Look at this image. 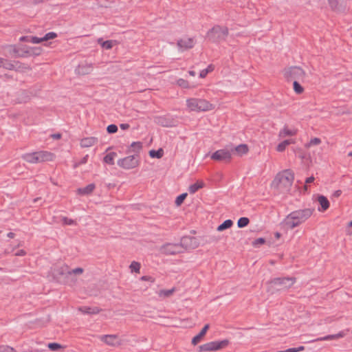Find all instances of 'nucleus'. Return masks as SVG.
Segmentation results:
<instances>
[{
    "instance_id": "nucleus-1",
    "label": "nucleus",
    "mask_w": 352,
    "mask_h": 352,
    "mask_svg": "<svg viewBox=\"0 0 352 352\" xmlns=\"http://www.w3.org/2000/svg\"><path fill=\"white\" fill-rule=\"evenodd\" d=\"M314 209L305 208L290 212L285 218L284 224L290 229H293L306 221L313 214Z\"/></svg>"
},
{
    "instance_id": "nucleus-2",
    "label": "nucleus",
    "mask_w": 352,
    "mask_h": 352,
    "mask_svg": "<svg viewBox=\"0 0 352 352\" xmlns=\"http://www.w3.org/2000/svg\"><path fill=\"white\" fill-rule=\"evenodd\" d=\"M294 179L292 172L285 170L277 174L272 182V186L280 193H287L290 191Z\"/></svg>"
},
{
    "instance_id": "nucleus-3",
    "label": "nucleus",
    "mask_w": 352,
    "mask_h": 352,
    "mask_svg": "<svg viewBox=\"0 0 352 352\" xmlns=\"http://www.w3.org/2000/svg\"><path fill=\"white\" fill-rule=\"evenodd\" d=\"M186 107L189 111L202 112L211 111L214 105L203 98H190L186 100Z\"/></svg>"
},
{
    "instance_id": "nucleus-4",
    "label": "nucleus",
    "mask_w": 352,
    "mask_h": 352,
    "mask_svg": "<svg viewBox=\"0 0 352 352\" xmlns=\"http://www.w3.org/2000/svg\"><path fill=\"white\" fill-rule=\"evenodd\" d=\"M54 155L48 151H37L24 154L22 158L27 162L31 164L42 163L54 160Z\"/></svg>"
},
{
    "instance_id": "nucleus-5",
    "label": "nucleus",
    "mask_w": 352,
    "mask_h": 352,
    "mask_svg": "<svg viewBox=\"0 0 352 352\" xmlns=\"http://www.w3.org/2000/svg\"><path fill=\"white\" fill-rule=\"evenodd\" d=\"M228 33L227 27L217 25L208 31L206 38L210 41L217 43L225 41Z\"/></svg>"
},
{
    "instance_id": "nucleus-6",
    "label": "nucleus",
    "mask_w": 352,
    "mask_h": 352,
    "mask_svg": "<svg viewBox=\"0 0 352 352\" xmlns=\"http://www.w3.org/2000/svg\"><path fill=\"white\" fill-rule=\"evenodd\" d=\"M192 239L188 237H184L182 239L181 243H166L161 246L160 251L162 254L166 255H175L180 254L184 252V244L187 240H192Z\"/></svg>"
},
{
    "instance_id": "nucleus-7",
    "label": "nucleus",
    "mask_w": 352,
    "mask_h": 352,
    "mask_svg": "<svg viewBox=\"0 0 352 352\" xmlns=\"http://www.w3.org/2000/svg\"><path fill=\"white\" fill-rule=\"evenodd\" d=\"M228 344L229 341L228 340L212 341L199 346L198 350L199 351H216L226 347Z\"/></svg>"
},
{
    "instance_id": "nucleus-8",
    "label": "nucleus",
    "mask_w": 352,
    "mask_h": 352,
    "mask_svg": "<svg viewBox=\"0 0 352 352\" xmlns=\"http://www.w3.org/2000/svg\"><path fill=\"white\" fill-rule=\"evenodd\" d=\"M285 76L288 80H301L305 78V72L299 67H292L285 72Z\"/></svg>"
},
{
    "instance_id": "nucleus-9",
    "label": "nucleus",
    "mask_w": 352,
    "mask_h": 352,
    "mask_svg": "<svg viewBox=\"0 0 352 352\" xmlns=\"http://www.w3.org/2000/svg\"><path fill=\"white\" fill-rule=\"evenodd\" d=\"M232 156V151L230 150V146H228L226 148L217 150L212 153L211 159L217 161H230Z\"/></svg>"
},
{
    "instance_id": "nucleus-10",
    "label": "nucleus",
    "mask_w": 352,
    "mask_h": 352,
    "mask_svg": "<svg viewBox=\"0 0 352 352\" xmlns=\"http://www.w3.org/2000/svg\"><path fill=\"white\" fill-rule=\"evenodd\" d=\"M8 52L10 54H13L15 57H25L30 55L31 51L29 47L26 45L16 46L14 45L8 46Z\"/></svg>"
},
{
    "instance_id": "nucleus-11",
    "label": "nucleus",
    "mask_w": 352,
    "mask_h": 352,
    "mask_svg": "<svg viewBox=\"0 0 352 352\" xmlns=\"http://www.w3.org/2000/svg\"><path fill=\"white\" fill-rule=\"evenodd\" d=\"M118 165L124 169H131L138 165V156L130 155L118 161Z\"/></svg>"
},
{
    "instance_id": "nucleus-12",
    "label": "nucleus",
    "mask_w": 352,
    "mask_h": 352,
    "mask_svg": "<svg viewBox=\"0 0 352 352\" xmlns=\"http://www.w3.org/2000/svg\"><path fill=\"white\" fill-rule=\"evenodd\" d=\"M98 338L102 342L110 346L118 347L122 344V340L115 334L102 335Z\"/></svg>"
},
{
    "instance_id": "nucleus-13",
    "label": "nucleus",
    "mask_w": 352,
    "mask_h": 352,
    "mask_svg": "<svg viewBox=\"0 0 352 352\" xmlns=\"http://www.w3.org/2000/svg\"><path fill=\"white\" fill-rule=\"evenodd\" d=\"M69 270L67 265H56L52 269V274L55 279H59L62 276H66L69 274Z\"/></svg>"
},
{
    "instance_id": "nucleus-14",
    "label": "nucleus",
    "mask_w": 352,
    "mask_h": 352,
    "mask_svg": "<svg viewBox=\"0 0 352 352\" xmlns=\"http://www.w3.org/2000/svg\"><path fill=\"white\" fill-rule=\"evenodd\" d=\"M295 280L293 278H274L272 283L274 285L279 286L280 289H287L292 287Z\"/></svg>"
},
{
    "instance_id": "nucleus-15",
    "label": "nucleus",
    "mask_w": 352,
    "mask_h": 352,
    "mask_svg": "<svg viewBox=\"0 0 352 352\" xmlns=\"http://www.w3.org/2000/svg\"><path fill=\"white\" fill-rule=\"evenodd\" d=\"M195 41L193 38L184 37L177 41V47L182 51L187 50L193 47Z\"/></svg>"
},
{
    "instance_id": "nucleus-16",
    "label": "nucleus",
    "mask_w": 352,
    "mask_h": 352,
    "mask_svg": "<svg viewBox=\"0 0 352 352\" xmlns=\"http://www.w3.org/2000/svg\"><path fill=\"white\" fill-rule=\"evenodd\" d=\"M230 150L232 151V155L242 156L246 154L248 151V148L246 144H242L237 146H230Z\"/></svg>"
},
{
    "instance_id": "nucleus-17",
    "label": "nucleus",
    "mask_w": 352,
    "mask_h": 352,
    "mask_svg": "<svg viewBox=\"0 0 352 352\" xmlns=\"http://www.w3.org/2000/svg\"><path fill=\"white\" fill-rule=\"evenodd\" d=\"M317 199L320 204V207L318 208V211L324 212L329 208V201L326 197L323 195H318Z\"/></svg>"
},
{
    "instance_id": "nucleus-18",
    "label": "nucleus",
    "mask_w": 352,
    "mask_h": 352,
    "mask_svg": "<svg viewBox=\"0 0 352 352\" xmlns=\"http://www.w3.org/2000/svg\"><path fill=\"white\" fill-rule=\"evenodd\" d=\"M297 129H289L287 126H284L278 133L280 138H284L287 136H294L297 133Z\"/></svg>"
},
{
    "instance_id": "nucleus-19",
    "label": "nucleus",
    "mask_w": 352,
    "mask_h": 352,
    "mask_svg": "<svg viewBox=\"0 0 352 352\" xmlns=\"http://www.w3.org/2000/svg\"><path fill=\"white\" fill-rule=\"evenodd\" d=\"M98 142V138L95 137H87L80 140V146L87 148L94 146Z\"/></svg>"
},
{
    "instance_id": "nucleus-20",
    "label": "nucleus",
    "mask_w": 352,
    "mask_h": 352,
    "mask_svg": "<svg viewBox=\"0 0 352 352\" xmlns=\"http://www.w3.org/2000/svg\"><path fill=\"white\" fill-rule=\"evenodd\" d=\"M209 329V324H206L203 329H201V331L199 332V334H197L196 336H195L192 340V344L193 345H196L197 344H198L201 340L202 339V338L206 335L208 329Z\"/></svg>"
},
{
    "instance_id": "nucleus-21",
    "label": "nucleus",
    "mask_w": 352,
    "mask_h": 352,
    "mask_svg": "<svg viewBox=\"0 0 352 352\" xmlns=\"http://www.w3.org/2000/svg\"><path fill=\"white\" fill-rule=\"evenodd\" d=\"M92 71V65L86 63L78 66L77 72L81 75H86L89 74Z\"/></svg>"
},
{
    "instance_id": "nucleus-22",
    "label": "nucleus",
    "mask_w": 352,
    "mask_h": 352,
    "mask_svg": "<svg viewBox=\"0 0 352 352\" xmlns=\"http://www.w3.org/2000/svg\"><path fill=\"white\" fill-rule=\"evenodd\" d=\"M296 142L293 139L285 140L280 143H279L276 147V150L278 152H283L285 150L286 147L292 144H294Z\"/></svg>"
},
{
    "instance_id": "nucleus-23",
    "label": "nucleus",
    "mask_w": 352,
    "mask_h": 352,
    "mask_svg": "<svg viewBox=\"0 0 352 352\" xmlns=\"http://www.w3.org/2000/svg\"><path fill=\"white\" fill-rule=\"evenodd\" d=\"M204 186L203 181H197L196 183L190 185L188 188V191L190 194L195 193L198 190L202 188Z\"/></svg>"
},
{
    "instance_id": "nucleus-24",
    "label": "nucleus",
    "mask_w": 352,
    "mask_h": 352,
    "mask_svg": "<svg viewBox=\"0 0 352 352\" xmlns=\"http://www.w3.org/2000/svg\"><path fill=\"white\" fill-rule=\"evenodd\" d=\"M94 189H95V185L94 184H90L85 188H78V193L80 195H89L91 192H92Z\"/></svg>"
},
{
    "instance_id": "nucleus-25",
    "label": "nucleus",
    "mask_w": 352,
    "mask_h": 352,
    "mask_svg": "<svg viewBox=\"0 0 352 352\" xmlns=\"http://www.w3.org/2000/svg\"><path fill=\"white\" fill-rule=\"evenodd\" d=\"M175 291V289L174 287L170 289H162L157 292V294L160 298H166L173 295Z\"/></svg>"
},
{
    "instance_id": "nucleus-26",
    "label": "nucleus",
    "mask_w": 352,
    "mask_h": 352,
    "mask_svg": "<svg viewBox=\"0 0 352 352\" xmlns=\"http://www.w3.org/2000/svg\"><path fill=\"white\" fill-rule=\"evenodd\" d=\"M117 156L116 153L111 152L106 155L104 157V162L110 165L114 164V160Z\"/></svg>"
},
{
    "instance_id": "nucleus-27",
    "label": "nucleus",
    "mask_w": 352,
    "mask_h": 352,
    "mask_svg": "<svg viewBox=\"0 0 352 352\" xmlns=\"http://www.w3.org/2000/svg\"><path fill=\"white\" fill-rule=\"evenodd\" d=\"M79 311H80L83 314H96L99 312V309L97 307L91 308L89 307H80Z\"/></svg>"
},
{
    "instance_id": "nucleus-28",
    "label": "nucleus",
    "mask_w": 352,
    "mask_h": 352,
    "mask_svg": "<svg viewBox=\"0 0 352 352\" xmlns=\"http://www.w3.org/2000/svg\"><path fill=\"white\" fill-rule=\"evenodd\" d=\"M233 224V222L230 219L226 220L223 223L220 224L217 227V230L221 232L226 229L230 228Z\"/></svg>"
},
{
    "instance_id": "nucleus-29",
    "label": "nucleus",
    "mask_w": 352,
    "mask_h": 352,
    "mask_svg": "<svg viewBox=\"0 0 352 352\" xmlns=\"http://www.w3.org/2000/svg\"><path fill=\"white\" fill-rule=\"evenodd\" d=\"M141 265L140 263L136 261H133L129 265V268L131 272L140 273Z\"/></svg>"
},
{
    "instance_id": "nucleus-30",
    "label": "nucleus",
    "mask_w": 352,
    "mask_h": 352,
    "mask_svg": "<svg viewBox=\"0 0 352 352\" xmlns=\"http://www.w3.org/2000/svg\"><path fill=\"white\" fill-rule=\"evenodd\" d=\"M149 155L151 157H155V158H161L163 155V150L162 148L155 151V150H151L149 151Z\"/></svg>"
},
{
    "instance_id": "nucleus-31",
    "label": "nucleus",
    "mask_w": 352,
    "mask_h": 352,
    "mask_svg": "<svg viewBox=\"0 0 352 352\" xmlns=\"http://www.w3.org/2000/svg\"><path fill=\"white\" fill-rule=\"evenodd\" d=\"M142 147V144L140 142H133L131 143L130 148L132 151L138 152Z\"/></svg>"
},
{
    "instance_id": "nucleus-32",
    "label": "nucleus",
    "mask_w": 352,
    "mask_h": 352,
    "mask_svg": "<svg viewBox=\"0 0 352 352\" xmlns=\"http://www.w3.org/2000/svg\"><path fill=\"white\" fill-rule=\"evenodd\" d=\"M249 219L247 217H241L237 222V226L239 228H244L247 226L249 223Z\"/></svg>"
},
{
    "instance_id": "nucleus-33",
    "label": "nucleus",
    "mask_w": 352,
    "mask_h": 352,
    "mask_svg": "<svg viewBox=\"0 0 352 352\" xmlns=\"http://www.w3.org/2000/svg\"><path fill=\"white\" fill-rule=\"evenodd\" d=\"M321 143V140L318 138H312L309 142L305 144L306 148H309L312 146L318 145Z\"/></svg>"
},
{
    "instance_id": "nucleus-34",
    "label": "nucleus",
    "mask_w": 352,
    "mask_h": 352,
    "mask_svg": "<svg viewBox=\"0 0 352 352\" xmlns=\"http://www.w3.org/2000/svg\"><path fill=\"white\" fill-rule=\"evenodd\" d=\"M294 90L296 94H301L303 91V88L302 86L298 82V80H294Z\"/></svg>"
},
{
    "instance_id": "nucleus-35",
    "label": "nucleus",
    "mask_w": 352,
    "mask_h": 352,
    "mask_svg": "<svg viewBox=\"0 0 352 352\" xmlns=\"http://www.w3.org/2000/svg\"><path fill=\"white\" fill-rule=\"evenodd\" d=\"M177 84L182 88H190L188 82L183 78L178 79Z\"/></svg>"
},
{
    "instance_id": "nucleus-36",
    "label": "nucleus",
    "mask_w": 352,
    "mask_h": 352,
    "mask_svg": "<svg viewBox=\"0 0 352 352\" xmlns=\"http://www.w3.org/2000/svg\"><path fill=\"white\" fill-rule=\"evenodd\" d=\"M56 36H57V34L55 32H51L47 33L43 37H42V38H43V41H48L50 39H54Z\"/></svg>"
},
{
    "instance_id": "nucleus-37",
    "label": "nucleus",
    "mask_w": 352,
    "mask_h": 352,
    "mask_svg": "<svg viewBox=\"0 0 352 352\" xmlns=\"http://www.w3.org/2000/svg\"><path fill=\"white\" fill-rule=\"evenodd\" d=\"M0 352H16V350L8 345L0 346Z\"/></svg>"
},
{
    "instance_id": "nucleus-38",
    "label": "nucleus",
    "mask_w": 352,
    "mask_h": 352,
    "mask_svg": "<svg viewBox=\"0 0 352 352\" xmlns=\"http://www.w3.org/2000/svg\"><path fill=\"white\" fill-rule=\"evenodd\" d=\"M3 67L6 69L12 70L14 69L16 67L14 63L6 59Z\"/></svg>"
},
{
    "instance_id": "nucleus-39",
    "label": "nucleus",
    "mask_w": 352,
    "mask_h": 352,
    "mask_svg": "<svg viewBox=\"0 0 352 352\" xmlns=\"http://www.w3.org/2000/svg\"><path fill=\"white\" fill-rule=\"evenodd\" d=\"M47 346L50 350L54 351L63 348V346L60 344L55 342L49 343Z\"/></svg>"
},
{
    "instance_id": "nucleus-40",
    "label": "nucleus",
    "mask_w": 352,
    "mask_h": 352,
    "mask_svg": "<svg viewBox=\"0 0 352 352\" xmlns=\"http://www.w3.org/2000/svg\"><path fill=\"white\" fill-rule=\"evenodd\" d=\"M61 221L62 223L64 224V225H75L76 224V221L72 219H69L67 217H63L61 218Z\"/></svg>"
},
{
    "instance_id": "nucleus-41",
    "label": "nucleus",
    "mask_w": 352,
    "mask_h": 352,
    "mask_svg": "<svg viewBox=\"0 0 352 352\" xmlns=\"http://www.w3.org/2000/svg\"><path fill=\"white\" fill-rule=\"evenodd\" d=\"M187 196V193H183L180 195H179L177 198H176V200H175V204L177 206H180L182 202L184 201V200L186 199Z\"/></svg>"
},
{
    "instance_id": "nucleus-42",
    "label": "nucleus",
    "mask_w": 352,
    "mask_h": 352,
    "mask_svg": "<svg viewBox=\"0 0 352 352\" xmlns=\"http://www.w3.org/2000/svg\"><path fill=\"white\" fill-rule=\"evenodd\" d=\"M337 339L336 334L333 335H329L326 336L324 337L319 338L315 340L316 341H322V340H335Z\"/></svg>"
},
{
    "instance_id": "nucleus-43",
    "label": "nucleus",
    "mask_w": 352,
    "mask_h": 352,
    "mask_svg": "<svg viewBox=\"0 0 352 352\" xmlns=\"http://www.w3.org/2000/svg\"><path fill=\"white\" fill-rule=\"evenodd\" d=\"M107 131L109 133H114L118 131V126L116 124H110L107 126Z\"/></svg>"
},
{
    "instance_id": "nucleus-44",
    "label": "nucleus",
    "mask_w": 352,
    "mask_h": 352,
    "mask_svg": "<svg viewBox=\"0 0 352 352\" xmlns=\"http://www.w3.org/2000/svg\"><path fill=\"white\" fill-rule=\"evenodd\" d=\"M102 46L107 50H109L113 47V41H104L102 43Z\"/></svg>"
},
{
    "instance_id": "nucleus-45",
    "label": "nucleus",
    "mask_w": 352,
    "mask_h": 352,
    "mask_svg": "<svg viewBox=\"0 0 352 352\" xmlns=\"http://www.w3.org/2000/svg\"><path fill=\"white\" fill-rule=\"evenodd\" d=\"M30 42L35 44L40 43L43 42V38L37 36H31L30 37Z\"/></svg>"
},
{
    "instance_id": "nucleus-46",
    "label": "nucleus",
    "mask_w": 352,
    "mask_h": 352,
    "mask_svg": "<svg viewBox=\"0 0 352 352\" xmlns=\"http://www.w3.org/2000/svg\"><path fill=\"white\" fill-rule=\"evenodd\" d=\"M29 50L31 51L30 54L39 55L41 54V48L29 47Z\"/></svg>"
},
{
    "instance_id": "nucleus-47",
    "label": "nucleus",
    "mask_w": 352,
    "mask_h": 352,
    "mask_svg": "<svg viewBox=\"0 0 352 352\" xmlns=\"http://www.w3.org/2000/svg\"><path fill=\"white\" fill-rule=\"evenodd\" d=\"M69 272H69V274H81L83 272V269L81 267H78L72 270H69Z\"/></svg>"
},
{
    "instance_id": "nucleus-48",
    "label": "nucleus",
    "mask_w": 352,
    "mask_h": 352,
    "mask_svg": "<svg viewBox=\"0 0 352 352\" xmlns=\"http://www.w3.org/2000/svg\"><path fill=\"white\" fill-rule=\"evenodd\" d=\"M140 280L144 281H150L151 283L155 282V278L150 276H143L140 278Z\"/></svg>"
},
{
    "instance_id": "nucleus-49",
    "label": "nucleus",
    "mask_w": 352,
    "mask_h": 352,
    "mask_svg": "<svg viewBox=\"0 0 352 352\" xmlns=\"http://www.w3.org/2000/svg\"><path fill=\"white\" fill-rule=\"evenodd\" d=\"M346 232L347 234L352 236V220L348 223Z\"/></svg>"
},
{
    "instance_id": "nucleus-50",
    "label": "nucleus",
    "mask_w": 352,
    "mask_h": 352,
    "mask_svg": "<svg viewBox=\"0 0 352 352\" xmlns=\"http://www.w3.org/2000/svg\"><path fill=\"white\" fill-rule=\"evenodd\" d=\"M264 243H265V239L263 238H258V239H256V240H254V241L253 242V245L254 246H257V245L263 244Z\"/></svg>"
},
{
    "instance_id": "nucleus-51",
    "label": "nucleus",
    "mask_w": 352,
    "mask_h": 352,
    "mask_svg": "<svg viewBox=\"0 0 352 352\" xmlns=\"http://www.w3.org/2000/svg\"><path fill=\"white\" fill-rule=\"evenodd\" d=\"M208 74V71L207 70H205V69H203L199 73V76L200 78H205Z\"/></svg>"
},
{
    "instance_id": "nucleus-52",
    "label": "nucleus",
    "mask_w": 352,
    "mask_h": 352,
    "mask_svg": "<svg viewBox=\"0 0 352 352\" xmlns=\"http://www.w3.org/2000/svg\"><path fill=\"white\" fill-rule=\"evenodd\" d=\"M120 127L122 130H126L129 128V124L126 123H122L120 124Z\"/></svg>"
},
{
    "instance_id": "nucleus-53",
    "label": "nucleus",
    "mask_w": 352,
    "mask_h": 352,
    "mask_svg": "<svg viewBox=\"0 0 352 352\" xmlns=\"http://www.w3.org/2000/svg\"><path fill=\"white\" fill-rule=\"evenodd\" d=\"M19 41H21V42H30V37L28 36H21L20 38H19Z\"/></svg>"
},
{
    "instance_id": "nucleus-54",
    "label": "nucleus",
    "mask_w": 352,
    "mask_h": 352,
    "mask_svg": "<svg viewBox=\"0 0 352 352\" xmlns=\"http://www.w3.org/2000/svg\"><path fill=\"white\" fill-rule=\"evenodd\" d=\"M315 178L311 176V177H309L308 178L306 179L305 180V183L307 184H311L314 181Z\"/></svg>"
},
{
    "instance_id": "nucleus-55",
    "label": "nucleus",
    "mask_w": 352,
    "mask_h": 352,
    "mask_svg": "<svg viewBox=\"0 0 352 352\" xmlns=\"http://www.w3.org/2000/svg\"><path fill=\"white\" fill-rule=\"evenodd\" d=\"M344 335H345V334L344 333V332L341 331V332H340V333H338L336 334V338H337V339H338V338H340L344 337Z\"/></svg>"
},
{
    "instance_id": "nucleus-56",
    "label": "nucleus",
    "mask_w": 352,
    "mask_h": 352,
    "mask_svg": "<svg viewBox=\"0 0 352 352\" xmlns=\"http://www.w3.org/2000/svg\"><path fill=\"white\" fill-rule=\"evenodd\" d=\"M213 69H214V67L212 65H208V67L206 69H205V70L208 71V74L209 72H211L212 71H213Z\"/></svg>"
},
{
    "instance_id": "nucleus-57",
    "label": "nucleus",
    "mask_w": 352,
    "mask_h": 352,
    "mask_svg": "<svg viewBox=\"0 0 352 352\" xmlns=\"http://www.w3.org/2000/svg\"><path fill=\"white\" fill-rule=\"evenodd\" d=\"M88 155H85L80 161V164H85L87 162Z\"/></svg>"
},
{
    "instance_id": "nucleus-58",
    "label": "nucleus",
    "mask_w": 352,
    "mask_h": 352,
    "mask_svg": "<svg viewBox=\"0 0 352 352\" xmlns=\"http://www.w3.org/2000/svg\"><path fill=\"white\" fill-rule=\"evenodd\" d=\"M25 254V252L24 250H20L16 253V256H23Z\"/></svg>"
},
{
    "instance_id": "nucleus-59",
    "label": "nucleus",
    "mask_w": 352,
    "mask_h": 352,
    "mask_svg": "<svg viewBox=\"0 0 352 352\" xmlns=\"http://www.w3.org/2000/svg\"><path fill=\"white\" fill-rule=\"evenodd\" d=\"M341 194H342V191H341V190H336V191L334 192L333 195H334L335 197H339V196H340V195H341Z\"/></svg>"
},
{
    "instance_id": "nucleus-60",
    "label": "nucleus",
    "mask_w": 352,
    "mask_h": 352,
    "mask_svg": "<svg viewBox=\"0 0 352 352\" xmlns=\"http://www.w3.org/2000/svg\"><path fill=\"white\" fill-rule=\"evenodd\" d=\"M5 60L6 59H4V58H0V67H3Z\"/></svg>"
},
{
    "instance_id": "nucleus-61",
    "label": "nucleus",
    "mask_w": 352,
    "mask_h": 352,
    "mask_svg": "<svg viewBox=\"0 0 352 352\" xmlns=\"http://www.w3.org/2000/svg\"><path fill=\"white\" fill-rule=\"evenodd\" d=\"M52 137L54 138V139H59L60 138V134L59 133H57V134H54L52 135Z\"/></svg>"
},
{
    "instance_id": "nucleus-62",
    "label": "nucleus",
    "mask_w": 352,
    "mask_h": 352,
    "mask_svg": "<svg viewBox=\"0 0 352 352\" xmlns=\"http://www.w3.org/2000/svg\"><path fill=\"white\" fill-rule=\"evenodd\" d=\"M7 236L9 237V238H13L14 236V234L13 232H9Z\"/></svg>"
},
{
    "instance_id": "nucleus-63",
    "label": "nucleus",
    "mask_w": 352,
    "mask_h": 352,
    "mask_svg": "<svg viewBox=\"0 0 352 352\" xmlns=\"http://www.w3.org/2000/svg\"><path fill=\"white\" fill-rule=\"evenodd\" d=\"M188 74H189L190 76H195V74H196L195 72H194V71H189V72H188Z\"/></svg>"
},
{
    "instance_id": "nucleus-64",
    "label": "nucleus",
    "mask_w": 352,
    "mask_h": 352,
    "mask_svg": "<svg viewBox=\"0 0 352 352\" xmlns=\"http://www.w3.org/2000/svg\"><path fill=\"white\" fill-rule=\"evenodd\" d=\"M276 236L277 238H279L280 237V234L278 232L276 233Z\"/></svg>"
}]
</instances>
